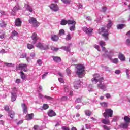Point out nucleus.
Instances as JSON below:
<instances>
[{
  "label": "nucleus",
  "instance_id": "f257e3e1",
  "mask_svg": "<svg viewBox=\"0 0 130 130\" xmlns=\"http://www.w3.org/2000/svg\"><path fill=\"white\" fill-rule=\"evenodd\" d=\"M99 34H102V36L104 39V40L107 41L108 40V36H109V32L108 30L106 29V27H102L101 28L99 29Z\"/></svg>",
  "mask_w": 130,
  "mask_h": 130
},
{
  "label": "nucleus",
  "instance_id": "f03ea898",
  "mask_svg": "<svg viewBox=\"0 0 130 130\" xmlns=\"http://www.w3.org/2000/svg\"><path fill=\"white\" fill-rule=\"evenodd\" d=\"M94 78H92L91 79V81H92V83L93 84H96L98 82L101 83L103 82L104 80V78L103 77H100V75H99V74H95L93 75Z\"/></svg>",
  "mask_w": 130,
  "mask_h": 130
},
{
  "label": "nucleus",
  "instance_id": "7ed1b4c3",
  "mask_svg": "<svg viewBox=\"0 0 130 130\" xmlns=\"http://www.w3.org/2000/svg\"><path fill=\"white\" fill-rule=\"evenodd\" d=\"M77 72L76 74L78 75L79 78H81L80 76L83 75V72H85V67L84 65L79 64L76 66Z\"/></svg>",
  "mask_w": 130,
  "mask_h": 130
},
{
  "label": "nucleus",
  "instance_id": "20e7f679",
  "mask_svg": "<svg viewBox=\"0 0 130 130\" xmlns=\"http://www.w3.org/2000/svg\"><path fill=\"white\" fill-rule=\"evenodd\" d=\"M105 112L102 115H103L104 117L107 118L108 117H112L113 116V110L110 108H106L105 110Z\"/></svg>",
  "mask_w": 130,
  "mask_h": 130
},
{
  "label": "nucleus",
  "instance_id": "39448f33",
  "mask_svg": "<svg viewBox=\"0 0 130 130\" xmlns=\"http://www.w3.org/2000/svg\"><path fill=\"white\" fill-rule=\"evenodd\" d=\"M27 65L26 64L20 63L18 65V67H16L17 70L23 71V72H27L28 69L27 68Z\"/></svg>",
  "mask_w": 130,
  "mask_h": 130
},
{
  "label": "nucleus",
  "instance_id": "423d86ee",
  "mask_svg": "<svg viewBox=\"0 0 130 130\" xmlns=\"http://www.w3.org/2000/svg\"><path fill=\"white\" fill-rule=\"evenodd\" d=\"M29 23L32 24L34 27H38L39 26V22L37 21L36 18L31 17L28 20Z\"/></svg>",
  "mask_w": 130,
  "mask_h": 130
},
{
  "label": "nucleus",
  "instance_id": "0eeeda50",
  "mask_svg": "<svg viewBox=\"0 0 130 130\" xmlns=\"http://www.w3.org/2000/svg\"><path fill=\"white\" fill-rule=\"evenodd\" d=\"M36 47L39 48L40 49H41L42 50H45L49 49L48 45H43L41 43H37L36 44Z\"/></svg>",
  "mask_w": 130,
  "mask_h": 130
},
{
  "label": "nucleus",
  "instance_id": "6e6552de",
  "mask_svg": "<svg viewBox=\"0 0 130 130\" xmlns=\"http://www.w3.org/2000/svg\"><path fill=\"white\" fill-rule=\"evenodd\" d=\"M31 39L32 40V44H36L37 43V41L39 39L38 36H37L36 32L32 34Z\"/></svg>",
  "mask_w": 130,
  "mask_h": 130
},
{
  "label": "nucleus",
  "instance_id": "1a4fd4ad",
  "mask_svg": "<svg viewBox=\"0 0 130 130\" xmlns=\"http://www.w3.org/2000/svg\"><path fill=\"white\" fill-rule=\"evenodd\" d=\"M130 123H121L120 125L118 126L119 128H123L124 129H126L129 126Z\"/></svg>",
  "mask_w": 130,
  "mask_h": 130
},
{
  "label": "nucleus",
  "instance_id": "9d476101",
  "mask_svg": "<svg viewBox=\"0 0 130 130\" xmlns=\"http://www.w3.org/2000/svg\"><path fill=\"white\" fill-rule=\"evenodd\" d=\"M50 8L51 10H52L53 11L55 12L58 11L59 9L57 5H55L54 4H52L50 6Z\"/></svg>",
  "mask_w": 130,
  "mask_h": 130
},
{
  "label": "nucleus",
  "instance_id": "9b49d317",
  "mask_svg": "<svg viewBox=\"0 0 130 130\" xmlns=\"http://www.w3.org/2000/svg\"><path fill=\"white\" fill-rule=\"evenodd\" d=\"M100 45H101L102 48V52H107V49H106V48L104 47L106 45L105 42H104L103 41H100Z\"/></svg>",
  "mask_w": 130,
  "mask_h": 130
},
{
  "label": "nucleus",
  "instance_id": "f8f14e48",
  "mask_svg": "<svg viewBox=\"0 0 130 130\" xmlns=\"http://www.w3.org/2000/svg\"><path fill=\"white\" fill-rule=\"evenodd\" d=\"M22 23L20 18H16L15 20V25L17 27H21Z\"/></svg>",
  "mask_w": 130,
  "mask_h": 130
},
{
  "label": "nucleus",
  "instance_id": "ddd939ff",
  "mask_svg": "<svg viewBox=\"0 0 130 130\" xmlns=\"http://www.w3.org/2000/svg\"><path fill=\"white\" fill-rule=\"evenodd\" d=\"M83 31L84 32H85L86 34H91L92 32V28H87V27H84L83 28Z\"/></svg>",
  "mask_w": 130,
  "mask_h": 130
},
{
  "label": "nucleus",
  "instance_id": "4468645a",
  "mask_svg": "<svg viewBox=\"0 0 130 130\" xmlns=\"http://www.w3.org/2000/svg\"><path fill=\"white\" fill-rule=\"evenodd\" d=\"M48 115L49 117H54L56 116V113L53 110H50L48 111Z\"/></svg>",
  "mask_w": 130,
  "mask_h": 130
},
{
  "label": "nucleus",
  "instance_id": "2eb2a0df",
  "mask_svg": "<svg viewBox=\"0 0 130 130\" xmlns=\"http://www.w3.org/2000/svg\"><path fill=\"white\" fill-rule=\"evenodd\" d=\"M34 117V113H31V114H28L27 115H26V116H25V119L26 120H31V119H32V118Z\"/></svg>",
  "mask_w": 130,
  "mask_h": 130
},
{
  "label": "nucleus",
  "instance_id": "dca6fc26",
  "mask_svg": "<svg viewBox=\"0 0 130 130\" xmlns=\"http://www.w3.org/2000/svg\"><path fill=\"white\" fill-rule=\"evenodd\" d=\"M51 40L54 42H57L59 40V36L56 35H52L51 37Z\"/></svg>",
  "mask_w": 130,
  "mask_h": 130
},
{
  "label": "nucleus",
  "instance_id": "f3484780",
  "mask_svg": "<svg viewBox=\"0 0 130 130\" xmlns=\"http://www.w3.org/2000/svg\"><path fill=\"white\" fill-rule=\"evenodd\" d=\"M80 81L78 80L77 81H75L74 83V88L75 89H78L79 85H80Z\"/></svg>",
  "mask_w": 130,
  "mask_h": 130
},
{
  "label": "nucleus",
  "instance_id": "a211bd4d",
  "mask_svg": "<svg viewBox=\"0 0 130 130\" xmlns=\"http://www.w3.org/2000/svg\"><path fill=\"white\" fill-rule=\"evenodd\" d=\"M53 59L55 62H60L61 61V58L58 56H54L53 57Z\"/></svg>",
  "mask_w": 130,
  "mask_h": 130
},
{
  "label": "nucleus",
  "instance_id": "6ab92c4d",
  "mask_svg": "<svg viewBox=\"0 0 130 130\" xmlns=\"http://www.w3.org/2000/svg\"><path fill=\"white\" fill-rule=\"evenodd\" d=\"M21 107L23 108V112L24 114H26L27 113V108L26 106L24 103L21 104Z\"/></svg>",
  "mask_w": 130,
  "mask_h": 130
},
{
  "label": "nucleus",
  "instance_id": "aec40b11",
  "mask_svg": "<svg viewBox=\"0 0 130 130\" xmlns=\"http://www.w3.org/2000/svg\"><path fill=\"white\" fill-rule=\"evenodd\" d=\"M9 116L12 119H14L15 117V113L14 111H11L8 113Z\"/></svg>",
  "mask_w": 130,
  "mask_h": 130
},
{
  "label": "nucleus",
  "instance_id": "412c9836",
  "mask_svg": "<svg viewBox=\"0 0 130 130\" xmlns=\"http://www.w3.org/2000/svg\"><path fill=\"white\" fill-rule=\"evenodd\" d=\"M102 123L104 124L109 125L110 124V120L104 119L102 120Z\"/></svg>",
  "mask_w": 130,
  "mask_h": 130
},
{
  "label": "nucleus",
  "instance_id": "4be33fe9",
  "mask_svg": "<svg viewBox=\"0 0 130 130\" xmlns=\"http://www.w3.org/2000/svg\"><path fill=\"white\" fill-rule=\"evenodd\" d=\"M61 49H63L64 51H66L67 52H70V47L69 46L61 47Z\"/></svg>",
  "mask_w": 130,
  "mask_h": 130
},
{
  "label": "nucleus",
  "instance_id": "5701e85b",
  "mask_svg": "<svg viewBox=\"0 0 130 130\" xmlns=\"http://www.w3.org/2000/svg\"><path fill=\"white\" fill-rule=\"evenodd\" d=\"M112 26V22L110 20H108V24H107L106 27L108 29H110Z\"/></svg>",
  "mask_w": 130,
  "mask_h": 130
},
{
  "label": "nucleus",
  "instance_id": "b1692460",
  "mask_svg": "<svg viewBox=\"0 0 130 130\" xmlns=\"http://www.w3.org/2000/svg\"><path fill=\"white\" fill-rule=\"evenodd\" d=\"M119 59L121 61H125V57L124 56V55L121 53L119 54Z\"/></svg>",
  "mask_w": 130,
  "mask_h": 130
},
{
  "label": "nucleus",
  "instance_id": "393cba45",
  "mask_svg": "<svg viewBox=\"0 0 130 130\" xmlns=\"http://www.w3.org/2000/svg\"><path fill=\"white\" fill-rule=\"evenodd\" d=\"M67 24L69 25H76V22L74 20H67Z\"/></svg>",
  "mask_w": 130,
  "mask_h": 130
},
{
  "label": "nucleus",
  "instance_id": "a878e982",
  "mask_svg": "<svg viewBox=\"0 0 130 130\" xmlns=\"http://www.w3.org/2000/svg\"><path fill=\"white\" fill-rule=\"evenodd\" d=\"M98 87L101 89H105L106 88L105 85L102 84V82L100 83L99 84H98Z\"/></svg>",
  "mask_w": 130,
  "mask_h": 130
},
{
  "label": "nucleus",
  "instance_id": "bb28decb",
  "mask_svg": "<svg viewBox=\"0 0 130 130\" xmlns=\"http://www.w3.org/2000/svg\"><path fill=\"white\" fill-rule=\"evenodd\" d=\"M123 119L125 123H130V118L128 116H125L124 117Z\"/></svg>",
  "mask_w": 130,
  "mask_h": 130
},
{
  "label": "nucleus",
  "instance_id": "cd10ccee",
  "mask_svg": "<svg viewBox=\"0 0 130 130\" xmlns=\"http://www.w3.org/2000/svg\"><path fill=\"white\" fill-rule=\"evenodd\" d=\"M65 35V31L63 29L59 30L58 36L60 37L61 36Z\"/></svg>",
  "mask_w": 130,
  "mask_h": 130
},
{
  "label": "nucleus",
  "instance_id": "c85d7f7f",
  "mask_svg": "<svg viewBox=\"0 0 130 130\" xmlns=\"http://www.w3.org/2000/svg\"><path fill=\"white\" fill-rule=\"evenodd\" d=\"M16 93H12V98L11 99V101H12L13 102L16 101Z\"/></svg>",
  "mask_w": 130,
  "mask_h": 130
},
{
  "label": "nucleus",
  "instance_id": "c756f323",
  "mask_svg": "<svg viewBox=\"0 0 130 130\" xmlns=\"http://www.w3.org/2000/svg\"><path fill=\"white\" fill-rule=\"evenodd\" d=\"M60 24L62 26H65L66 25H67L68 24L67 20H66L64 19H62V20H61Z\"/></svg>",
  "mask_w": 130,
  "mask_h": 130
},
{
  "label": "nucleus",
  "instance_id": "7c9ffc66",
  "mask_svg": "<svg viewBox=\"0 0 130 130\" xmlns=\"http://www.w3.org/2000/svg\"><path fill=\"white\" fill-rule=\"evenodd\" d=\"M25 8H26V11H28L30 12H32V9L31 8V7L29 5H27L25 6Z\"/></svg>",
  "mask_w": 130,
  "mask_h": 130
},
{
  "label": "nucleus",
  "instance_id": "2f4dec72",
  "mask_svg": "<svg viewBox=\"0 0 130 130\" xmlns=\"http://www.w3.org/2000/svg\"><path fill=\"white\" fill-rule=\"evenodd\" d=\"M84 113H85V115L87 116H91V112L90 111L88 110H86L84 111Z\"/></svg>",
  "mask_w": 130,
  "mask_h": 130
},
{
  "label": "nucleus",
  "instance_id": "473e14b6",
  "mask_svg": "<svg viewBox=\"0 0 130 130\" xmlns=\"http://www.w3.org/2000/svg\"><path fill=\"white\" fill-rule=\"evenodd\" d=\"M7 26V23H5L4 21H2L0 22V27H6Z\"/></svg>",
  "mask_w": 130,
  "mask_h": 130
},
{
  "label": "nucleus",
  "instance_id": "72a5a7b5",
  "mask_svg": "<svg viewBox=\"0 0 130 130\" xmlns=\"http://www.w3.org/2000/svg\"><path fill=\"white\" fill-rule=\"evenodd\" d=\"M125 25L124 24H119L117 25V28L118 29H122V28H123V27H125Z\"/></svg>",
  "mask_w": 130,
  "mask_h": 130
},
{
  "label": "nucleus",
  "instance_id": "f704fd0d",
  "mask_svg": "<svg viewBox=\"0 0 130 130\" xmlns=\"http://www.w3.org/2000/svg\"><path fill=\"white\" fill-rule=\"evenodd\" d=\"M81 101H82V97L77 98L76 100H75V103H76V104H79L81 103Z\"/></svg>",
  "mask_w": 130,
  "mask_h": 130
},
{
  "label": "nucleus",
  "instance_id": "c9c22d12",
  "mask_svg": "<svg viewBox=\"0 0 130 130\" xmlns=\"http://www.w3.org/2000/svg\"><path fill=\"white\" fill-rule=\"evenodd\" d=\"M67 100H68L67 96H63L60 99V101H61V102H65V101H67Z\"/></svg>",
  "mask_w": 130,
  "mask_h": 130
},
{
  "label": "nucleus",
  "instance_id": "e433bc0d",
  "mask_svg": "<svg viewBox=\"0 0 130 130\" xmlns=\"http://www.w3.org/2000/svg\"><path fill=\"white\" fill-rule=\"evenodd\" d=\"M26 47H27L28 49L31 50L34 48V46L32 44H27Z\"/></svg>",
  "mask_w": 130,
  "mask_h": 130
},
{
  "label": "nucleus",
  "instance_id": "4c0bfd02",
  "mask_svg": "<svg viewBox=\"0 0 130 130\" xmlns=\"http://www.w3.org/2000/svg\"><path fill=\"white\" fill-rule=\"evenodd\" d=\"M102 127H103L104 130H111V128L110 127H108L106 125H104L102 126Z\"/></svg>",
  "mask_w": 130,
  "mask_h": 130
},
{
  "label": "nucleus",
  "instance_id": "58836bf2",
  "mask_svg": "<svg viewBox=\"0 0 130 130\" xmlns=\"http://www.w3.org/2000/svg\"><path fill=\"white\" fill-rule=\"evenodd\" d=\"M101 105L103 107H108V103L106 102H102L100 103Z\"/></svg>",
  "mask_w": 130,
  "mask_h": 130
},
{
  "label": "nucleus",
  "instance_id": "ea45409f",
  "mask_svg": "<svg viewBox=\"0 0 130 130\" xmlns=\"http://www.w3.org/2000/svg\"><path fill=\"white\" fill-rule=\"evenodd\" d=\"M61 1L65 4H70L71 2V0H61Z\"/></svg>",
  "mask_w": 130,
  "mask_h": 130
},
{
  "label": "nucleus",
  "instance_id": "a19ab883",
  "mask_svg": "<svg viewBox=\"0 0 130 130\" xmlns=\"http://www.w3.org/2000/svg\"><path fill=\"white\" fill-rule=\"evenodd\" d=\"M103 52H104V54L102 55V57H105V58L109 57L108 55L107 54L108 51H107L106 52H105V51H103Z\"/></svg>",
  "mask_w": 130,
  "mask_h": 130
},
{
  "label": "nucleus",
  "instance_id": "79ce46f5",
  "mask_svg": "<svg viewBox=\"0 0 130 130\" xmlns=\"http://www.w3.org/2000/svg\"><path fill=\"white\" fill-rule=\"evenodd\" d=\"M4 64L8 67H13V64L12 63H4Z\"/></svg>",
  "mask_w": 130,
  "mask_h": 130
},
{
  "label": "nucleus",
  "instance_id": "37998d69",
  "mask_svg": "<svg viewBox=\"0 0 130 130\" xmlns=\"http://www.w3.org/2000/svg\"><path fill=\"white\" fill-rule=\"evenodd\" d=\"M70 30L72 31H74L75 30H76V25L71 26L70 27Z\"/></svg>",
  "mask_w": 130,
  "mask_h": 130
},
{
  "label": "nucleus",
  "instance_id": "c03bdc74",
  "mask_svg": "<svg viewBox=\"0 0 130 130\" xmlns=\"http://www.w3.org/2000/svg\"><path fill=\"white\" fill-rule=\"evenodd\" d=\"M71 39H72V37L70 34H68L67 37H66V40L69 41V40H71Z\"/></svg>",
  "mask_w": 130,
  "mask_h": 130
},
{
  "label": "nucleus",
  "instance_id": "a18cd8bd",
  "mask_svg": "<svg viewBox=\"0 0 130 130\" xmlns=\"http://www.w3.org/2000/svg\"><path fill=\"white\" fill-rule=\"evenodd\" d=\"M21 73V77L22 79L24 80L25 78V74L23 72H20Z\"/></svg>",
  "mask_w": 130,
  "mask_h": 130
},
{
  "label": "nucleus",
  "instance_id": "49530a36",
  "mask_svg": "<svg viewBox=\"0 0 130 130\" xmlns=\"http://www.w3.org/2000/svg\"><path fill=\"white\" fill-rule=\"evenodd\" d=\"M44 98H45L46 99L48 100V101H50V100H53V98L50 97V96H47V95H45L44 96Z\"/></svg>",
  "mask_w": 130,
  "mask_h": 130
},
{
  "label": "nucleus",
  "instance_id": "de8ad7c7",
  "mask_svg": "<svg viewBox=\"0 0 130 130\" xmlns=\"http://www.w3.org/2000/svg\"><path fill=\"white\" fill-rule=\"evenodd\" d=\"M49 108V106L47 104H44L43 106V109L44 110H47Z\"/></svg>",
  "mask_w": 130,
  "mask_h": 130
},
{
  "label": "nucleus",
  "instance_id": "09e8293b",
  "mask_svg": "<svg viewBox=\"0 0 130 130\" xmlns=\"http://www.w3.org/2000/svg\"><path fill=\"white\" fill-rule=\"evenodd\" d=\"M59 48H55L54 47H52L51 48V50H52V51H58L59 50Z\"/></svg>",
  "mask_w": 130,
  "mask_h": 130
},
{
  "label": "nucleus",
  "instance_id": "8fccbe9b",
  "mask_svg": "<svg viewBox=\"0 0 130 130\" xmlns=\"http://www.w3.org/2000/svg\"><path fill=\"white\" fill-rule=\"evenodd\" d=\"M5 33H0V39H3L5 38Z\"/></svg>",
  "mask_w": 130,
  "mask_h": 130
},
{
  "label": "nucleus",
  "instance_id": "3c124183",
  "mask_svg": "<svg viewBox=\"0 0 130 130\" xmlns=\"http://www.w3.org/2000/svg\"><path fill=\"white\" fill-rule=\"evenodd\" d=\"M4 110L6 111H9V106H5L4 107Z\"/></svg>",
  "mask_w": 130,
  "mask_h": 130
},
{
  "label": "nucleus",
  "instance_id": "603ef678",
  "mask_svg": "<svg viewBox=\"0 0 130 130\" xmlns=\"http://www.w3.org/2000/svg\"><path fill=\"white\" fill-rule=\"evenodd\" d=\"M37 62L39 66H41L42 64V61L40 59L38 60Z\"/></svg>",
  "mask_w": 130,
  "mask_h": 130
},
{
  "label": "nucleus",
  "instance_id": "864d4df0",
  "mask_svg": "<svg viewBox=\"0 0 130 130\" xmlns=\"http://www.w3.org/2000/svg\"><path fill=\"white\" fill-rule=\"evenodd\" d=\"M61 129L62 130H70V128H69V127L62 126Z\"/></svg>",
  "mask_w": 130,
  "mask_h": 130
},
{
  "label": "nucleus",
  "instance_id": "5fc2aeb1",
  "mask_svg": "<svg viewBox=\"0 0 130 130\" xmlns=\"http://www.w3.org/2000/svg\"><path fill=\"white\" fill-rule=\"evenodd\" d=\"M113 62H114L115 64H117L118 62V59L115 58L114 60H113Z\"/></svg>",
  "mask_w": 130,
  "mask_h": 130
},
{
  "label": "nucleus",
  "instance_id": "6e6d98bb",
  "mask_svg": "<svg viewBox=\"0 0 130 130\" xmlns=\"http://www.w3.org/2000/svg\"><path fill=\"white\" fill-rule=\"evenodd\" d=\"M0 13L3 16L7 15V13H6V12L2 10L0 11Z\"/></svg>",
  "mask_w": 130,
  "mask_h": 130
},
{
  "label": "nucleus",
  "instance_id": "4d7b16f0",
  "mask_svg": "<svg viewBox=\"0 0 130 130\" xmlns=\"http://www.w3.org/2000/svg\"><path fill=\"white\" fill-rule=\"evenodd\" d=\"M66 72H67V74L69 75L71 74V71H70L69 68H67V69H66Z\"/></svg>",
  "mask_w": 130,
  "mask_h": 130
},
{
  "label": "nucleus",
  "instance_id": "13d9d810",
  "mask_svg": "<svg viewBox=\"0 0 130 130\" xmlns=\"http://www.w3.org/2000/svg\"><path fill=\"white\" fill-rule=\"evenodd\" d=\"M48 73V72H45V73H44V74H43V77H42V78L43 79H44L45 78V77L47 76Z\"/></svg>",
  "mask_w": 130,
  "mask_h": 130
},
{
  "label": "nucleus",
  "instance_id": "bf43d9fd",
  "mask_svg": "<svg viewBox=\"0 0 130 130\" xmlns=\"http://www.w3.org/2000/svg\"><path fill=\"white\" fill-rule=\"evenodd\" d=\"M115 73L117 75H119L121 73L120 70H115Z\"/></svg>",
  "mask_w": 130,
  "mask_h": 130
},
{
  "label": "nucleus",
  "instance_id": "052dcab7",
  "mask_svg": "<svg viewBox=\"0 0 130 130\" xmlns=\"http://www.w3.org/2000/svg\"><path fill=\"white\" fill-rule=\"evenodd\" d=\"M12 35L13 36H17V35H18V32H17L16 31H12Z\"/></svg>",
  "mask_w": 130,
  "mask_h": 130
},
{
  "label": "nucleus",
  "instance_id": "680f3d73",
  "mask_svg": "<svg viewBox=\"0 0 130 130\" xmlns=\"http://www.w3.org/2000/svg\"><path fill=\"white\" fill-rule=\"evenodd\" d=\"M23 123V120H21L20 121H19L17 123V125H19L20 124H21Z\"/></svg>",
  "mask_w": 130,
  "mask_h": 130
},
{
  "label": "nucleus",
  "instance_id": "e2e57ef3",
  "mask_svg": "<svg viewBox=\"0 0 130 130\" xmlns=\"http://www.w3.org/2000/svg\"><path fill=\"white\" fill-rule=\"evenodd\" d=\"M107 11V7H102V12H105Z\"/></svg>",
  "mask_w": 130,
  "mask_h": 130
},
{
  "label": "nucleus",
  "instance_id": "0e129e2a",
  "mask_svg": "<svg viewBox=\"0 0 130 130\" xmlns=\"http://www.w3.org/2000/svg\"><path fill=\"white\" fill-rule=\"evenodd\" d=\"M126 42L127 45H130V39H126Z\"/></svg>",
  "mask_w": 130,
  "mask_h": 130
},
{
  "label": "nucleus",
  "instance_id": "69168bd1",
  "mask_svg": "<svg viewBox=\"0 0 130 130\" xmlns=\"http://www.w3.org/2000/svg\"><path fill=\"white\" fill-rule=\"evenodd\" d=\"M58 80L60 83H63L64 80L62 78H58Z\"/></svg>",
  "mask_w": 130,
  "mask_h": 130
},
{
  "label": "nucleus",
  "instance_id": "338daca9",
  "mask_svg": "<svg viewBox=\"0 0 130 130\" xmlns=\"http://www.w3.org/2000/svg\"><path fill=\"white\" fill-rule=\"evenodd\" d=\"M26 56H27V54L26 53H23V54H22L21 57L23 58H26Z\"/></svg>",
  "mask_w": 130,
  "mask_h": 130
},
{
  "label": "nucleus",
  "instance_id": "774afa93",
  "mask_svg": "<svg viewBox=\"0 0 130 130\" xmlns=\"http://www.w3.org/2000/svg\"><path fill=\"white\" fill-rule=\"evenodd\" d=\"M75 108H76L77 110L80 109L81 106L80 105H77L76 107H75Z\"/></svg>",
  "mask_w": 130,
  "mask_h": 130
}]
</instances>
